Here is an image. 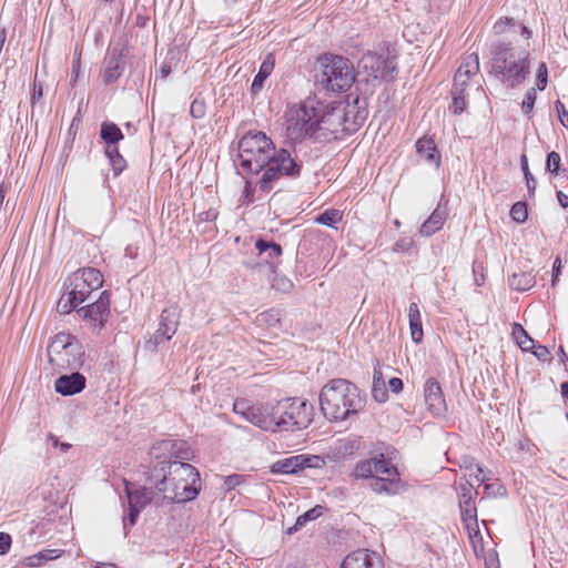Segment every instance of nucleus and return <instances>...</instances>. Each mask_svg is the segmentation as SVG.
<instances>
[{
  "instance_id": "61",
  "label": "nucleus",
  "mask_w": 568,
  "mask_h": 568,
  "mask_svg": "<svg viewBox=\"0 0 568 568\" xmlns=\"http://www.w3.org/2000/svg\"><path fill=\"white\" fill-rule=\"evenodd\" d=\"M560 268H561V261L559 257H557L552 265V285H555V282L560 274Z\"/></svg>"
},
{
  "instance_id": "48",
  "label": "nucleus",
  "mask_w": 568,
  "mask_h": 568,
  "mask_svg": "<svg viewBox=\"0 0 568 568\" xmlns=\"http://www.w3.org/2000/svg\"><path fill=\"white\" fill-rule=\"evenodd\" d=\"M535 101H536V89L530 88L529 90H527L525 98L523 100V103H521V109L525 114L528 115L531 113L534 105H535Z\"/></svg>"
},
{
  "instance_id": "43",
  "label": "nucleus",
  "mask_w": 568,
  "mask_h": 568,
  "mask_svg": "<svg viewBox=\"0 0 568 568\" xmlns=\"http://www.w3.org/2000/svg\"><path fill=\"white\" fill-rule=\"evenodd\" d=\"M560 163H561V158H560L559 153L551 151L547 155L546 170L554 175H559Z\"/></svg>"
},
{
  "instance_id": "5",
  "label": "nucleus",
  "mask_w": 568,
  "mask_h": 568,
  "mask_svg": "<svg viewBox=\"0 0 568 568\" xmlns=\"http://www.w3.org/2000/svg\"><path fill=\"white\" fill-rule=\"evenodd\" d=\"M285 119L286 135L294 142L314 136L318 130H324L322 124L327 121L315 99H307L298 104L290 105L285 112ZM325 130L336 132L338 129L325 128Z\"/></svg>"
},
{
  "instance_id": "27",
  "label": "nucleus",
  "mask_w": 568,
  "mask_h": 568,
  "mask_svg": "<svg viewBox=\"0 0 568 568\" xmlns=\"http://www.w3.org/2000/svg\"><path fill=\"white\" fill-rule=\"evenodd\" d=\"M408 320L412 341L416 344L423 341L422 317L417 303L412 302L408 307Z\"/></svg>"
},
{
  "instance_id": "31",
  "label": "nucleus",
  "mask_w": 568,
  "mask_h": 568,
  "mask_svg": "<svg viewBox=\"0 0 568 568\" xmlns=\"http://www.w3.org/2000/svg\"><path fill=\"white\" fill-rule=\"evenodd\" d=\"M375 477H399L397 468L383 454L372 458Z\"/></svg>"
},
{
  "instance_id": "60",
  "label": "nucleus",
  "mask_w": 568,
  "mask_h": 568,
  "mask_svg": "<svg viewBox=\"0 0 568 568\" xmlns=\"http://www.w3.org/2000/svg\"><path fill=\"white\" fill-rule=\"evenodd\" d=\"M366 115H367V111L365 109H363V110L358 109L356 114H354L353 123L355 125L362 124L365 121Z\"/></svg>"
},
{
  "instance_id": "63",
  "label": "nucleus",
  "mask_w": 568,
  "mask_h": 568,
  "mask_svg": "<svg viewBox=\"0 0 568 568\" xmlns=\"http://www.w3.org/2000/svg\"><path fill=\"white\" fill-rule=\"evenodd\" d=\"M557 200L564 209H568V195L561 191L557 192Z\"/></svg>"
},
{
  "instance_id": "21",
  "label": "nucleus",
  "mask_w": 568,
  "mask_h": 568,
  "mask_svg": "<svg viewBox=\"0 0 568 568\" xmlns=\"http://www.w3.org/2000/svg\"><path fill=\"white\" fill-rule=\"evenodd\" d=\"M416 151L420 158L426 162L435 164L436 168L440 165V154L436 149V144L433 139L423 136L416 142Z\"/></svg>"
},
{
  "instance_id": "37",
  "label": "nucleus",
  "mask_w": 568,
  "mask_h": 568,
  "mask_svg": "<svg viewBox=\"0 0 568 568\" xmlns=\"http://www.w3.org/2000/svg\"><path fill=\"white\" fill-rule=\"evenodd\" d=\"M372 395H373L374 399L378 403H385L388 398L385 382H384L382 373L379 371L374 372Z\"/></svg>"
},
{
  "instance_id": "26",
  "label": "nucleus",
  "mask_w": 568,
  "mask_h": 568,
  "mask_svg": "<svg viewBox=\"0 0 568 568\" xmlns=\"http://www.w3.org/2000/svg\"><path fill=\"white\" fill-rule=\"evenodd\" d=\"M475 469L476 474L474 475V480L470 478L467 479L465 484H460L459 503H464L467 496H469V501H474V495L477 494V491H473L475 484L479 486L488 480V477L484 474V469L479 465H476ZM469 477H473V474H470Z\"/></svg>"
},
{
  "instance_id": "10",
  "label": "nucleus",
  "mask_w": 568,
  "mask_h": 568,
  "mask_svg": "<svg viewBox=\"0 0 568 568\" xmlns=\"http://www.w3.org/2000/svg\"><path fill=\"white\" fill-rule=\"evenodd\" d=\"M102 284L103 276L101 272L93 267H87L77 271L68 278L67 290L71 293L72 298L83 303Z\"/></svg>"
},
{
  "instance_id": "13",
  "label": "nucleus",
  "mask_w": 568,
  "mask_h": 568,
  "mask_svg": "<svg viewBox=\"0 0 568 568\" xmlns=\"http://www.w3.org/2000/svg\"><path fill=\"white\" fill-rule=\"evenodd\" d=\"M77 313L93 328L100 331L110 315V294L108 291L100 293L99 298L79 310Z\"/></svg>"
},
{
  "instance_id": "14",
  "label": "nucleus",
  "mask_w": 568,
  "mask_h": 568,
  "mask_svg": "<svg viewBox=\"0 0 568 568\" xmlns=\"http://www.w3.org/2000/svg\"><path fill=\"white\" fill-rule=\"evenodd\" d=\"M123 48L113 47L108 49L100 75L105 84L115 82L124 71Z\"/></svg>"
},
{
  "instance_id": "7",
  "label": "nucleus",
  "mask_w": 568,
  "mask_h": 568,
  "mask_svg": "<svg viewBox=\"0 0 568 568\" xmlns=\"http://www.w3.org/2000/svg\"><path fill=\"white\" fill-rule=\"evenodd\" d=\"M47 351L50 364L58 371L78 369L84 363L83 346L71 334H57Z\"/></svg>"
},
{
  "instance_id": "16",
  "label": "nucleus",
  "mask_w": 568,
  "mask_h": 568,
  "mask_svg": "<svg viewBox=\"0 0 568 568\" xmlns=\"http://www.w3.org/2000/svg\"><path fill=\"white\" fill-rule=\"evenodd\" d=\"M424 399L427 409L434 416H442L445 414L447 408L446 400L439 383L434 377H429L424 384Z\"/></svg>"
},
{
  "instance_id": "35",
  "label": "nucleus",
  "mask_w": 568,
  "mask_h": 568,
  "mask_svg": "<svg viewBox=\"0 0 568 568\" xmlns=\"http://www.w3.org/2000/svg\"><path fill=\"white\" fill-rule=\"evenodd\" d=\"M100 134L106 145H116V143L123 139L121 130L112 122L102 123Z\"/></svg>"
},
{
  "instance_id": "44",
  "label": "nucleus",
  "mask_w": 568,
  "mask_h": 568,
  "mask_svg": "<svg viewBox=\"0 0 568 568\" xmlns=\"http://www.w3.org/2000/svg\"><path fill=\"white\" fill-rule=\"evenodd\" d=\"M510 216L517 223H524L528 217L526 203L516 202L510 209Z\"/></svg>"
},
{
  "instance_id": "33",
  "label": "nucleus",
  "mask_w": 568,
  "mask_h": 568,
  "mask_svg": "<svg viewBox=\"0 0 568 568\" xmlns=\"http://www.w3.org/2000/svg\"><path fill=\"white\" fill-rule=\"evenodd\" d=\"M105 155L112 166L113 175H120L126 168V161L120 154L116 145H106Z\"/></svg>"
},
{
  "instance_id": "29",
  "label": "nucleus",
  "mask_w": 568,
  "mask_h": 568,
  "mask_svg": "<svg viewBox=\"0 0 568 568\" xmlns=\"http://www.w3.org/2000/svg\"><path fill=\"white\" fill-rule=\"evenodd\" d=\"M371 488L377 494H396L399 488V477H374Z\"/></svg>"
},
{
  "instance_id": "49",
  "label": "nucleus",
  "mask_w": 568,
  "mask_h": 568,
  "mask_svg": "<svg viewBox=\"0 0 568 568\" xmlns=\"http://www.w3.org/2000/svg\"><path fill=\"white\" fill-rule=\"evenodd\" d=\"M548 70L546 63L541 62L537 69L536 85L537 89L542 91L547 87Z\"/></svg>"
},
{
  "instance_id": "20",
  "label": "nucleus",
  "mask_w": 568,
  "mask_h": 568,
  "mask_svg": "<svg viewBox=\"0 0 568 568\" xmlns=\"http://www.w3.org/2000/svg\"><path fill=\"white\" fill-rule=\"evenodd\" d=\"M63 552L62 549H42L37 554L24 557L21 565L27 568L41 567L51 560L60 558Z\"/></svg>"
},
{
  "instance_id": "30",
  "label": "nucleus",
  "mask_w": 568,
  "mask_h": 568,
  "mask_svg": "<svg viewBox=\"0 0 568 568\" xmlns=\"http://www.w3.org/2000/svg\"><path fill=\"white\" fill-rule=\"evenodd\" d=\"M325 511V507L322 505H316L313 508L305 511L303 515L298 516L294 526L287 528L286 534L292 535L304 527L307 523L313 521L320 518Z\"/></svg>"
},
{
  "instance_id": "39",
  "label": "nucleus",
  "mask_w": 568,
  "mask_h": 568,
  "mask_svg": "<svg viewBox=\"0 0 568 568\" xmlns=\"http://www.w3.org/2000/svg\"><path fill=\"white\" fill-rule=\"evenodd\" d=\"M248 135V132H243L241 135V139L239 141V154L237 160L234 161V164L237 165V161L240 166L244 170H248V156L246 154L248 153V142L246 141Z\"/></svg>"
},
{
  "instance_id": "53",
  "label": "nucleus",
  "mask_w": 568,
  "mask_h": 568,
  "mask_svg": "<svg viewBox=\"0 0 568 568\" xmlns=\"http://www.w3.org/2000/svg\"><path fill=\"white\" fill-rule=\"evenodd\" d=\"M233 410L241 415L242 417H244L245 419H247V416H248V403L246 399L242 398V399H236L233 404Z\"/></svg>"
},
{
  "instance_id": "25",
  "label": "nucleus",
  "mask_w": 568,
  "mask_h": 568,
  "mask_svg": "<svg viewBox=\"0 0 568 568\" xmlns=\"http://www.w3.org/2000/svg\"><path fill=\"white\" fill-rule=\"evenodd\" d=\"M303 459L301 455H294L278 459L271 466L273 474H297L302 471Z\"/></svg>"
},
{
  "instance_id": "15",
  "label": "nucleus",
  "mask_w": 568,
  "mask_h": 568,
  "mask_svg": "<svg viewBox=\"0 0 568 568\" xmlns=\"http://www.w3.org/2000/svg\"><path fill=\"white\" fill-rule=\"evenodd\" d=\"M478 71H479L478 54L475 52L466 54L463 58L462 63L455 73L452 91H460V93H465L470 78L476 75L478 73Z\"/></svg>"
},
{
  "instance_id": "41",
  "label": "nucleus",
  "mask_w": 568,
  "mask_h": 568,
  "mask_svg": "<svg viewBox=\"0 0 568 568\" xmlns=\"http://www.w3.org/2000/svg\"><path fill=\"white\" fill-rule=\"evenodd\" d=\"M81 303L72 298L71 293L68 291L58 302V312L61 314H69L72 310L77 308Z\"/></svg>"
},
{
  "instance_id": "36",
  "label": "nucleus",
  "mask_w": 568,
  "mask_h": 568,
  "mask_svg": "<svg viewBox=\"0 0 568 568\" xmlns=\"http://www.w3.org/2000/svg\"><path fill=\"white\" fill-rule=\"evenodd\" d=\"M513 336L517 343V345L524 351H531L535 348V341L528 335L525 328L515 323L513 326Z\"/></svg>"
},
{
  "instance_id": "57",
  "label": "nucleus",
  "mask_w": 568,
  "mask_h": 568,
  "mask_svg": "<svg viewBox=\"0 0 568 568\" xmlns=\"http://www.w3.org/2000/svg\"><path fill=\"white\" fill-rule=\"evenodd\" d=\"M11 546V536L6 532H0V555L8 552Z\"/></svg>"
},
{
  "instance_id": "55",
  "label": "nucleus",
  "mask_w": 568,
  "mask_h": 568,
  "mask_svg": "<svg viewBox=\"0 0 568 568\" xmlns=\"http://www.w3.org/2000/svg\"><path fill=\"white\" fill-rule=\"evenodd\" d=\"M244 483H245V477L243 475H237V474L230 475L224 480V484L229 489H233L236 486L244 484Z\"/></svg>"
},
{
  "instance_id": "1",
  "label": "nucleus",
  "mask_w": 568,
  "mask_h": 568,
  "mask_svg": "<svg viewBox=\"0 0 568 568\" xmlns=\"http://www.w3.org/2000/svg\"><path fill=\"white\" fill-rule=\"evenodd\" d=\"M148 484L168 503H186L200 493V473L185 460L192 450L183 439L166 438L155 442L150 448Z\"/></svg>"
},
{
  "instance_id": "28",
  "label": "nucleus",
  "mask_w": 568,
  "mask_h": 568,
  "mask_svg": "<svg viewBox=\"0 0 568 568\" xmlns=\"http://www.w3.org/2000/svg\"><path fill=\"white\" fill-rule=\"evenodd\" d=\"M275 65V58L273 54H267L263 60L257 74L251 83V91L256 92L263 88L264 81L273 72Z\"/></svg>"
},
{
  "instance_id": "45",
  "label": "nucleus",
  "mask_w": 568,
  "mask_h": 568,
  "mask_svg": "<svg viewBox=\"0 0 568 568\" xmlns=\"http://www.w3.org/2000/svg\"><path fill=\"white\" fill-rule=\"evenodd\" d=\"M452 94H453L452 110H453L454 114L459 115L465 111V109L467 106L465 93H460V91H452Z\"/></svg>"
},
{
  "instance_id": "34",
  "label": "nucleus",
  "mask_w": 568,
  "mask_h": 568,
  "mask_svg": "<svg viewBox=\"0 0 568 568\" xmlns=\"http://www.w3.org/2000/svg\"><path fill=\"white\" fill-rule=\"evenodd\" d=\"M282 318V311L277 308H270L255 318V324L265 328H273L277 326Z\"/></svg>"
},
{
  "instance_id": "8",
  "label": "nucleus",
  "mask_w": 568,
  "mask_h": 568,
  "mask_svg": "<svg viewBox=\"0 0 568 568\" xmlns=\"http://www.w3.org/2000/svg\"><path fill=\"white\" fill-rule=\"evenodd\" d=\"M277 410L278 432L295 433L307 428L313 420V405L301 398L278 400Z\"/></svg>"
},
{
  "instance_id": "64",
  "label": "nucleus",
  "mask_w": 568,
  "mask_h": 568,
  "mask_svg": "<svg viewBox=\"0 0 568 568\" xmlns=\"http://www.w3.org/2000/svg\"><path fill=\"white\" fill-rule=\"evenodd\" d=\"M351 113H352V109H351V106H348V109L346 111H339L336 114V116H337L338 120L344 119L347 122L348 119H349Z\"/></svg>"
},
{
  "instance_id": "22",
  "label": "nucleus",
  "mask_w": 568,
  "mask_h": 568,
  "mask_svg": "<svg viewBox=\"0 0 568 568\" xmlns=\"http://www.w3.org/2000/svg\"><path fill=\"white\" fill-rule=\"evenodd\" d=\"M255 248L257 250L262 262L270 265L278 261L280 256L282 255L281 245L276 244L275 242H267L263 239H258L256 241Z\"/></svg>"
},
{
  "instance_id": "3",
  "label": "nucleus",
  "mask_w": 568,
  "mask_h": 568,
  "mask_svg": "<svg viewBox=\"0 0 568 568\" xmlns=\"http://www.w3.org/2000/svg\"><path fill=\"white\" fill-rule=\"evenodd\" d=\"M490 73L509 88L521 85L530 74V51L511 41L491 45Z\"/></svg>"
},
{
  "instance_id": "59",
  "label": "nucleus",
  "mask_w": 568,
  "mask_h": 568,
  "mask_svg": "<svg viewBox=\"0 0 568 568\" xmlns=\"http://www.w3.org/2000/svg\"><path fill=\"white\" fill-rule=\"evenodd\" d=\"M388 386L390 388V390L393 393H396L398 394L399 392H402L403 389V382L400 378H397V377H392L389 381H388Z\"/></svg>"
},
{
  "instance_id": "52",
  "label": "nucleus",
  "mask_w": 568,
  "mask_h": 568,
  "mask_svg": "<svg viewBox=\"0 0 568 568\" xmlns=\"http://www.w3.org/2000/svg\"><path fill=\"white\" fill-rule=\"evenodd\" d=\"M141 509L129 506V514L123 518V527L126 529L128 526H134Z\"/></svg>"
},
{
  "instance_id": "54",
  "label": "nucleus",
  "mask_w": 568,
  "mask_h": 568,
  "mask_svg": "<svg viewBox=\"0 0 568 568\" xmlns=\"http://www.w3.org/2000/svg\"><path fill=\"white\" fill-rule=\"evenodd\" d=\"M556 111L558 113V119L562 126L568 128V111L565 108V104L557 100L555 103Z\"/></svg>"
},
{
  "instance_id": "40",
  "label": "nucleus",
  "mask_w": 568,
  "mask_h": 568,
  "mask_svg": "<svg viewBox=\"0 0 568 568\" xmlns=\"http://www.w3.org/2000/svg\"><path fill=\"white\" fill-rule=\"evenodd\" d=\"M342 220V214L338 210L329 209L320 214L315 221L322 225L334 226L337 222Z\"/></svg>"
},
{
  "instance_id": "17",
  "label": "nucleus",
  "mask_w": 568,
  "mask_h": 568,
  "mask_svg": "<svg viewBox=\"0 0 568 568\" xmlns=\"http://www.w3.org/2000/svg\"><path fill=\"white\" fill-rule=\"evenodd\" d=\"M341 568H383V560L375 551L358 549L344 558Z\"/></svg>"
},
{
  "instance_id": "62",
  "label": "nucleus",
  "mask_w": 568,
  "mask_h": 568,
  "mask_svg": "<svg viewBox=\"0 0 568 568\" xmlns=\"http://www.w3.org/2000/svg\"><path fill=\"white\" fill-rule=\"evenodd\" d=\"M80 73V60H74L72 63L71 82H75Z\"/></svg>"
},
{
  "instance_id": "23",
  "label": "nucleus",
  "mask_w": 568,
  "mask_h": 568,
  "mask_svg": "<svg viewBox=\"0 0 568 568\" xmlns=\"http://www.w3.org/2000/svg\"><path fill=\"white\" fill-rule=\"evenodd\" d=\"M128 494L129 506L136 507L139 509H143L148 504H150L156 494L154 486L149 484V487H143L138 490H130L128 487L125 488Z\"/></svg>"
},
{
  "instance_id": "12",
  "label": "nucleus",
  "mask_w": 568,
  "mask_h": 568,
  "mask_svg": "<svg viewBox=\"0 0 568 568\" xmlns=\"http://www.w3.org/2000/svg\"><path fill=\"white\" fill-rule=\"evenodd\" d=\"M358 68L362 69L367 77L385 81L393 80L396 74L395 59L389 55H378L374 52L363 54L358 62Z\"/></svg>"
},
{
  "instance_id": "11",
  "label": "nucleus",
  "mask_w": 568,
  "mask_h": 568,
  "mask_svg": "<svg viewBox=\"0 0 568 568\" xmlns=\"http://www.w3.org/2000/svg\"><path fill=\"white\" fill-rule=\"evenodd\" d=\"M181 318V308L178 304L165 307L159 318V325L153 336L146 341L145 347L155 352L160 345L170 341L178 331Z\"/></svg>"
},
{
  "instance_id": "47",
  "label": "nucleus",
  "mask_w": 568,
  "mask_h": 568,
  "mask_svg": "<svg viewBox=\"0 0 568 568\" xmlns=\"http://www.w3.org/2000/svg\"><path fill=\"white\" fill-rule=\"evenodd\" d=\"M517 23L513 18H501L495 22L493 29L496 34H503L509 31L510 28L516 27Z\"/></svg>"
},
{
  "instance_id": "6",
  "label": "nucleus",
  "mask_w": 568,
  "mask_h": 568,
  "mask_svg": "<svg viewBox=\"0 0 568 568\" xmlns=\"http://www.w3.org/2000/svg\"><path fill=\"white\" fill-rule=\"evenodd\" d=\"M316 83L325 91L346 92L355 81L353 63L344 57L325 54L318 59Z\"/></svg>"
},
{
  "instance_id": "2",
  "label": "nucleus",
  "mask_w": 568,
  "mask_h": 568,
  "mask_svg": "<svg viewBox=\"0 0 568 568\" xmlns=\"http://www.w3.org/2000/svg\"><path fill=\"white\" fill-rule=\"evenodd\" d=\"M263 171L256 186L263 192H268L272 183L282 175L298 174L300 168L290 153L275 145L265 132L251 130V173Z\"/></svg>"
},
{
  "instance_id": "38",
  "label": "nucleus",
  "mask_w": 568,
  "mask_h": 568,
  "mask_svg": "<svg viewBox=\"0 0 568 568\" xmlns=\"http://www.w3.org/2000/svg\"><path fill=\"white\" fill-rule=\"evenodd\" d=\"M352 475L356 479H373L375 476L372 458L357 462Z\"/></svg>"
},
{
  "instance_id": "56",
  "label": "nucleus",
  "mask_w": 568,
  "mask_h": 568,
  "mask_svg": "<svg viewBox=\"0 0 568 568\" xmlns=\"http://www.w3.org/2000/svg\"><path fill=\"white\" fill-rule=\"evenodd\" d=\"M531 351H532L534 355L542 362L550 359V352L546 346H542V345L536 346L535 345V348H532Z\"/></svg>"
},
{
  "instance_id": "32",
  "label": "nucleus",
  "mask_w": 568,
  "mask_h": 568,
  "mask_svg": "<svg viewBox=\"0 0 568 568\" xmlns=\"http://www.w3.org/2000/svg\"><path fill=\"white\" fill-rule=\"evenodd\" d=\"M508 282L513 290L519 292L530 290L536 283L535 276L528 272L514 273Z\"/></svg>"
},
{
  "instance_id": "4",
  "label": "nucleus",
  "mask_w": 568,
  "mask_h": 568,
  "mask_svg": "<svg viewBox=\"0 0 568 568\" xmlns=\"http://www.w3.org/2000/svg\"><path fill=\"white\" fill-rule=\"evenodd\" d=\"M320 406L327 419L337 422L357 414L363 407V399L353 383L336 378L322 388Z\"/></svg>"
},
{
  "instance_id": "50",
  "label": "nucleus",
  "mask_w": 568,
  "mask_h": 568,
  "mask_svg": "<svg viewBox=\"0 0 568 568\" xmlns=\"http://www.w3.org/2000/svg\"><path fill=\"white\" fill-rule=\"evenodd\" d=\"M414 245V240L409 236L399 239L393 246L394 252H408Z\"/></svg>"
},
{
  "instance_id": "18",
  "label": "nucleus",
  "mask_w": 568,
  "mask_h": 568,
  "mask_svg": "<svg viewBox=\"0 0 568 568\" xmlns=\"http://www.w3.org/2000/svg\"><path fill=\"white\" fill-rule=\"evenodd\" d=\"M85 377L79 372H73L70 375H62L54 382L55 392L63 396H72L85 387Z\"/></svg>"
},
{
  "instance_id": "58",
  "label": "nucleus",
  "mask_w": 568,
  "mask_h": 568,
  "mask_svg": "<svg viewBox=\"0 0 568 568\" xmlns=\"http://www.w3.org/2000/svg\"><path fill=\"white\" fill-rule=\"evenodd\" d=\"M43 97V84L40 81H34L33 84V92L31 97L32 103H34L37 100H41Z\"/></svg>"
},
{
  "instance_id": "46",
  "label": "nucleus",
  "mask_w": 568,
  "mask_h": 568,
  "mask_svg": "<svg viewBox=\"0 0 568 568\" xmlns=\"http://www.w3.org/2000/svg\"><path fill=\"white\" fill-rule=\"evenodd\" d=\"M303 459L302 470L306 468H322L325 466L323 457L317 455H301Z\"/></svg>"
},
{
  "instance_id": "19",
  "label": "nucleus",
  "mask_w": 568,
  "mask_h": 568,
  "mask_svg": "<svg viewBox=\"0 0 568 568\" xmlns=\"http://www.w3.org/2000/svg\"><path fill=\"white\" fill-rule=\"evenodd\" d=\"M447 219V210L438 205L429 217L422 224L419 234L428 237L443 229Z\"/></svg>"
},
{
  "instance_id": "51",
  "label": "nucleus",
  "mask_w": 568,
  "mask_h": 568,
  "mask_svg": "<svg viewBox=\"0 0 568 568\" xmlns=\"http://www.w3.org/2000/svg\"><path fill=\"white\" fill-rule=\"evenodd\" d=\"M190 113L195 119H202L205 115V103L202 100L195 99L190 108Z\"/></svg>"
},
{
  "instance_id": "9",
  "label": "nucleus",
  "mask_w": 568,
  "mask_h": 568,
  "mask_svg": "<svg viewBox=\"0 0 568 568\" xmlns=\"http://www.w3.org/2000/svg\"><path fill=\"white\" fill-rule=\"evenodd\" d=\"M278 400L266 390L260 389L251 404V424L268 432L277 430Z\"/></svg>"
},
{
  "instance_id": "42",
  "label": "nucleus",
  "mask_w": 568,
  "mask_h": 568,
  "mask_svg": "<svg viewBox=\"0 0 568 568\" xmlns=\"http://www.w3.org/2000/svg\"><path fill=\"white\" fill-rule=\"evenodd\" d=\"M520 165H521V170L524 172V176H525V180H526V185H527L528 192H529V194H534V192L536 190L537 182H536L535 178L532 176V174L529 171L528 159H527V156L525 154H523L521 158H520Z\"/></svg>"
},
{
  "instance_id": "24",
  "label": "nucleus",
  "mask_w": 568,
  "mask_h": 568,
  "mask_svg": "<svg viewBox=\"0 0 568 568\" xmlns=\"http://www.w3.org/2000/svg\"><path fill=\"white\" fill-rule=\"evenodd\" d=\"M460 507V515H462V521L469 532H477L478 531V520H477V508L475 506V501H469V496H467V499L464 500V503H459Z\"/></svg>"
}]
</instances>
